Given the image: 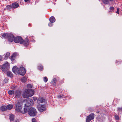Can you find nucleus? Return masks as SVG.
I'll return each instance as SVG.
<instances>
[{"instance_id":"1","label":"nucleus","mask_w":122,"mask_h":122,"mask_svg":"<svg viewBox=\"0 0 122 122\" xmlns=\"http://www.w3.org/2000/svg\"><path fill=\"white\" fill-rule=\"evenodd\" d=\"M22 104V103L21 102H18L15 105V110L17 112L25 114L27 112V109L25 108H24L23 110L21 111Z\"/></svg>"},{"instance_id":"2","label":"nucleus","mask_w":122,"mask_h":122,"mask_svg":"<svg viewBox=\"0 0 122 122\" xmlns=\"http://www.w3.org/2000/svg\"><path fill=\"white\" fill-rule=\"evenodd\" d=\"M34 93V91L32 89H25L23 92V97L24 98H27L33 96Z\"/></svg>"},{"instance_id":"3","label":"nucleus","mask_w":122,"mask_h":122,"mask_svg":"<svg viewBox=\"0 0 122 122\" xmlns=\"http://www.w3.org/2000/svg\"><path fill=\"white\" fill-rule=\"evenodd\" d=\"M28 114L30 116H34L36 115L37 111L34 108L31 107L29 109L28 111Z\"/></svg>"},{"instance_id":"4","label":"nucleus","mask_w":122,"mask_h":122,"mask_svg":"<svg viewBox=\"0 0 122 122\" xmlns=\"http://www.w3.org/2000/svg\"><path fill=\"white\" fill-rule=\"evenodd\" d=\"M13 71L15 74L17 73L20 74V75H23L25 73V71H22V72H19V68H18L16 66H14L12 68Z\"/></svg>"},{"instance_id":"5","label":"nucleus","mask_w":122,"mask_h":122,"mask_svg":"<svg viewBox=\"0 0 122 122\" xmlns=\"http://www.w3.org/2000/svg\"><path fill=\"white\" fill-rule=\"evenodd\" d=\"M14 41L15 43H20V44H22L23 43V40L20 36H18L15 38Z\"/></svg>"},{"instance_id":"6","label":"nucleus","mask_w":122,"mask_h":122,"mask_svg":"<svg viewBox=\"0 0 122 122\" xmlns=\"http://www.w3.org/2000/svg\"><path fill=\"white\" fill-rule=\"evenodd\" d=\"M9 67V63L7 62L6 63L4 64L2 66V71L4 72H5Z\"/></svg>"},{"instance_id":"7","label":"nucleus","mask_w":122,"mask_h":122,"mask_svg":"<svg viewBox=\"0 0 122 122\" xmlns=\"http://www.w3.org/2000/svg\"><path fill=\"white\" fill-rule=\"evenodd\" d=\"M15 38V37L13 34L9 33L7 39L9 42H13L14 41Z\"/></svg>"},{"instance_id":"8","label":"nucleus","mask_w":122,"mask_h":122,"mask_svg":"<svg viewBox=\"0 0 122 122\" xmlns=\"http://www.w3.org/2000/svg\"><path fill=\"white\" fill-rule=\"evenodd\" d=\"M37 107L38 110L41 112L44 111L46 109L45 106L44 105H39Z\"/></svg>"},{"instance_id":"9","label":"nucleus","mask_w":122,"mask_h":122,"mask_svg":"<svg viewBox=\"0 0 122 122\" xmlns=\"http://www.w3.org/2000/svg\"><path fill=\"white\" fill-rule=\"evenodd\" d=\"M94 113H92L88 116L87 117L86 122H89L92 120L94 119Z\"/></svg>"},{"instance_id":"10","label":"nucleus","mask_w":122,"mask_h":122,"mask_svg":"<svg viewBox=\"0 0 122 122\" xmlns=\"http://www.w3.org/2000/svg\"><path fill=\"white\" fill-rule=\"evenodd\" d=\"M17 54L16 53H15L13 54L11 57V59L12 61V63H14L13 61H14L15 59L17 56Z\"/></svg>"},{"instance_id":"11","label":"nucleus","mask_w":122,"mask_h":122,"mask_svg":"<svg viewBox=\"0 0 122 122\" xmlns=\"http://www.w3.org/2000/svg\"><path fill=\"white\" fill-rule=\"evenodd\" d=\"M37 102L39 103H45V100L41 97H40L37 100Z\"/></svg>"},{"instance_id":"12","label":"nucleus","mask_w":122,"mask_h":122,"mask_svg":"<svg viewBox=\"0 0 122 122\" xmlns=\"http://www.w3.org/2000/svg\"><path fill=\"white\" fill-rule=\"evenodd\" d=\"M12 8L15 9L17 8L19 6V5L17 2L12 3Z\"/></svg>"},{"instance_id":"13","label":"nucleus","mask_w":122,"mask_h":122,"mask_svg":"<svg viewBox=\"0 0 122 122\" xmlns=\"http://www.w3.org/2000/svg\"><path fill=\"white\" fill-rule=\"evenodd\" d=\"M29 42V40L26 39L24 41H23V42L24 45L25 46H27L28 45Z\"/></svg>"},{"instance_id":"14","label":"nucleus","mask_w":122,"mask_h":122,"mask_svg":"<svg viewBox=\"0 0 122 122\" xmlns=\"http://www.w3.org/2000/svg\"><path fill=\"white\" fill-rule=\"evenodd\" d=\"M19 72H22V71H25V73L23 75H22V76H24V75L25 73H26V69H25V68L23 67H21L20 68H19Z\"/></svg>"},{"instance_id":"15","label":"nucleus","mask_w":122,"mask_h":122,"mask_svg":"<svg viewBox=\"0 0 122 122\" xmlns=\"http://www.w3.org/2000/svg\"><path fill=\"white\" fill-rule=\"evenodd\" d=\"M21 93L20 91L18 90L16 91L15 93V96L17 97H18L20 96Z\"/></svg>"},{"instance_id":"16","label":"nucleus","mask_w":122,"mask_h":122,"mask_svg":"<svg viewBox=\"0 0 122 122\" xmlns=\"http://www.w3.org/2000/svg\"><path fill=\"white\" fill-rule=\"evenodd\" d=\"M33 102V100L32 99H29L28 101V102L26 103L25 105L26 106H30L31 105V103H32Z\"/></svg>"},{"instance_id":"17","label":"nucleus","mask_w":122,"mask_h":122,"mask_svg":"<svg viewBox=\"0 0 122 122\" xmlns=\"http://www.w3.org/2000/svg\"><path fill=\"white\" fill-rule=\"evenodd\" d=\"M14 117L15 116L12 114H10L9 116V119L11 122L13 120Z\"/></svg>"},{"instance_id":"18","label":"nucleus","mask_w":122,"mask_h":122,"mask_svg":"<svg viewBox=\"0 0 122 122\" xmlns=\"http://www.w3.org/2000/svg\"><path fill=\"white\" fill-rule=\"evenodd\" d=\"M49 20L51 23H54L55 21V19L53 16L51 17L49 19Z\"/></svg>"},{"instance_id":"19","label":"nucleus","mask_w":122,"mask_h":122,"mask_svg":"<svg viewBox=\"0 0 122 122\" xmlns=\"http://www.w3.org/2000/svg\"><path fill=\"white\" fill-rule=\"evenodd\" d=\"M0 109L2 111H5L7 109L6 106H2L0 108Z\"/></svg>"},{"instance_id":"20","label":"nucleus","mask_w":122,"mask_h":122,"mask_svg":"<svg viewBox=\"0 0 122 122\" xmlns=\"http://www.w3.org/2000/svg\"><path fill=\"white\" fill-rule=\"evenodd\" d=\"M6 107L7 109L9 110L11 109L13 107V106L11 104L8 105H7Z\"/></svg>"},{"instance_id":"21","label":"nucleus","mask_w":122,"mask_h":122,"mask_svg":"<svg viewBox=\"0 0 122 122\" xmlns=\"http://www.w3.org/2000/svg\"><path fill=\"white\" fill-rule=\"evenodd\" d=\"M56 79L55 78H54L52 81V83L53 86H55L56 85Z\"/></svg>"},{"instance_id":"22","label":"nucleus","mask_w":122,"mask_h":122,"mask_svg":"<svg viewBox=\"0 0 122 122\" xmlns=\"http://www.w3.org/2000/svg\"><path fill=\"white\" fill-rule=\"evenodd\" d=\"M7 75L8 77H10L11 78L13 76V74L12 72H8L7 73Z\"/></svg>"},{"instance_id":"23","label":"nucleus","mask_w":122,"mask_h":122,"mask_svg":"<svg viewBox=\"0 0 122 122\" xmlns=\"http://www.w3.org/2000/svg\"><path fill=\"white\" fill-rule=\"evenodd\" d=\"M8 35L9 34L4 33L3 34L2 36L5 38H7Z\"/></svg>"},{"instance_id":"24","label":"nucleus","mask_w":122,"mask_h":122,"mask_svg":"<svg viewBox=\"0 0 122 122\" xmlns=\"http://www.w3.org/2000/svg\"><path fill=\"white\" fill-rule=\"evenodd\" d=\"M14 92L12 90H10L8 91V93L10 95H12L14 93Z\"/></svg>"},{"instance_id":"25","label":"nucleus","mask_w":122,"mask_h":122,"mask_svg":"<svg viewBox=\"0 0 122 122\" xmlns=\"http://www.w3.org/2000/svg\"><path fill=\"white\" fill-rule=\"evenodd\" d=\"M26 78L25 77H23L21 79V81L23 82H25L26 81Z\"/></svg>"},{"instance_id":"26","label":"nucleus","mask_w":122,"mask_h":122,"mask_svg":"<svg viewBox=\"0 0 122 122\" xmlns=\"http://www.w3.org/2000/svg\"><path fill=\"white\" fill-rule=\"evenodd\" d=\"M10 55V53H7L5 56V59H7V58L9 57Z\"/></svg>"},{"instance_id":"27","label":"nucleus","mask_w":122,"mask_h":122,"mask_svg":"<svg viewBox=\"0 0 122 122\" xmlns=\"http://www.w3.org/2000/svg\"><path fill=\"white\" fill-rule=\"evenodd\" d=\"M102 1L103 3L105 4H108L109 3V1L108 0H102Z\"/></svg>"},{"instance_id":"28","label":"nucleus","mask_w":122,"mask_h":122,"mask_svg":"<svg viewBox=\"0 0 122 122\" xmlns=\"http://www.w3.org/2000/svg\"><path fill=\"white\" fill-rule=\"evenodd\" d=\"M33 86L32 84H28L27 85V87L30 89L32 88Z\"/></svg>"},{"instance_id":"29","label":"nucleus","mask_w":122,"mask_h":122,"mask_svg":"<svg viewBox=\"0 0 122 122\" xmlns=\"http://www.w3.org/2000/svg\"><path fill=\"white\" fill-rule=\"evenodd\" d=\"M38 69L40 70H41L43 69V67L41 65H40L38 66Z\"/></svg>"},{"instance_id":"30","label":"nucleus","mask_w":122,"mask_h":122,"mask_svg":"<svg viewBox=\"0 0 122 122\" xmlns=\"http://www.w3.org/2000/svg\"><path fill=\"white\" fill-rule=\"evenodd\" d=\"M8 78H5L3 80V82L4 83H7L8 81Z\"/></svg>"},{"instance_id":"31","label":"nucleus","mask_w":122,"mask_h":122,"mask_svg":"<svg viewBox=\"0 0 122 122\" xmlns=\"http://www.w3.org/2000/svg\"><path fill=\"white\" fill-rule=\"evenodd\" d=\"M6 9L8 10L12 8V4L11 5H8L6 6Z\"/></svg>"},{"instance_id":"32","label":"nucleus","mask_w":122,"mask_h":122,"mask_svg":"<svg viewBox=\"0 0 122 122\" xmlns=\"http://www.w3.org/2000/svg\"><path fill=\"white\" fill-rule=\"evenodd\" d=\"M43 80L44 82L46 83L47 81L48 78L46 77H44Z\"/></svg>"},{"instance_id":"33","label":"nucleus","mask_w":122,"mask_h":122,"mask_svg":"<svg viewBox=\"0 0 122 122\" xmlns=\"http://www.w3.org/2000/svg\"><path fill=\"white\" fill-rule=\"evenodd\" d=\"M64 96L63 95H59L57 97L58 98H61L64 97Z\"/></svg>"},{"instance_id":"34","label":"nucleus","mask_w":122,"mask_h":122,"mask_svg":"<svg viewBox=\"0 0 122 122\" xmlns=\"http://www.w3.org/2000/svg\"><path fill=\"white\" fill-rule=\"evenodd\" d=\"M52 23H49V24H48V26H49V27H51L53 25V24Z\"/></svg>"},{"instance_id":"35","label":"nucleus","mask_w":122,"mask_h":122,"mask_svg":"<svg viewBox=\"0 0 122 122\" xmlns=\"http://www.w3.org/2000/svg\"><path fill=\"white\" fill-rule=\"evenodd\" d=\"M115 119L116 120H118L119 119V117L118 116L116 115L115 116Z\"/></svg>"},{"instance_id":"36","label":"nucleus","mask_w":122,"mask_h":122,"mask_svg":"<svg viewBox=\"0 0 122 122\" xmlns=\"http://www.w3.org/2000/svg\"><path fill=\"white\" fill-rule=\"evenodd\" d=\"M32 122H36V119L35 118H33L32 119Z\"/></svg>"},{"instance_id":"37","label":"nucleus","mask_w":122,"mask_h":122,"mask_svg":"<svg viewBox=\"0 0 122 122\" xmlns=\"http://www.w3.org/2000/svg\"><path fill=\"white\" fill-rule=\"evenodd\" d=\"M119 8H117V11L116 12V13H117V14H119Z\"/></svg>"},{"instance_id":"38","label":"nucleus","mask_w":122,"mask_h":122,"mask_svg":"<svg viewBox=\"0 0 122 122\" xmlns=\"http://www.w3.org/2000/svg\"><path fill=\"white\" fill-rule=\"evenodd\" d=\"M33 99L34 101H35L37 100V98L36 97H33Z\"/></svg>"},{"instance_id":"39","label":"nucleus","mask_w":122,"mask_h":122,"mask_svg":"<svg viewBox=\"0 0 122 122\" xmlns=\"http://www.w3.org/2000/svg\"><path fill=\"white\" fill-rule=\"evenodd\" d=\"M110 10H112L114 9V8L113 7H111L110 8Z\"/></svg>"},{"instance_id":"40","label":"nucleus","mask_w":122,"mask_h":122,"mask_svg":"<svg viewBox=\"0 0 122 122\" xmlns=\"http://www.w3.org/2000/svg\"><path fill=\"white\" fill-rule=\"evenodd\" d=\"M3 57L1 56L0 55V61L2 60Z\"/></svg>"},{"instance_id":"41","label":"nucleus","mask_w":122,"mask_h":122,"mask_svg":"<svg viewBox=\"0 0 122 122\" xmlns=\"http://www.w3.org/2000/svg\"><path fill=\"white\" fill-rule=\"evenodd\" d=\"M29 0H24L25 2H27Z\"/></svg>"},{"instance_id":"42","label":"nucleus","mask_w":122,"mask_h":122,"mask_svg":"<svg viewBox=\"0 0 122 122\" xmlns=\"http://www.w3.org/2000/svg\"><path fill=\"white\" fill-rule=\"evenodd\" d=\"M18 120H16L15 121V122H18Z\"/></svg>"},{"instance_id":"43","label":"nucleus","mask_w":122,"mask_h":122,"mask_svg":"<svg viewBox=\"0 0 122 122\" xmlns=\"http://www.w3.org/2000/svg\"><path fill=\"white\" fill-rule=\"evenodd\" d=\"M113 0H108L109 1H113Z\"/></svg>"},{"instance_id":"44","label":"nucleus","mask_w":122,"mask_h":122,"mask_svg":"<svg viewBox=\"0 0 122 122\" xmlns=\"http://www.w3.org/2000/svg\"><path fill=\"white\" fill-rule=\"evenodd\" d=\"M118 110L120 111L121 110V108H118Z\"/></svg>"},{"instance_id":"45","label":"nucleus","mask_w":122,"mask_h":122,"mask_svg":"<svg viewBox=\"0 0 122 122\" xmlns=\"http://www.w3.org/2000/svg\"><path fill=\"white\" fill-rule=\"evenodd\" d=\"M99 112H97L98 113H99Z\"/></svg>"}]
</instances>
